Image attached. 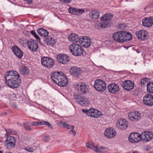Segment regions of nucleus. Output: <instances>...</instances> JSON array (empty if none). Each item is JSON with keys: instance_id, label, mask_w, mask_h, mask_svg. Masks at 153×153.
<instances>
[{"instance_id": "412c9836", "label": "nucleus", "mask_w": 153, "mask_h": 153, "mask_svg": "<svg viewBox=\"0 0 153 153\" xmlns=\"http://www.w3.org/2000/svg\"><path fill=\"white\" fill-rule=\"evenodd\" d=\"M28 44V48L31 51L35 52L37 50L39 46L36 41L33 39L30 42H29Z\"/></svg>"}, {"instance_id": "603ef678", "label": "nucleus", "mask_w": 153, "mask_h": 153, "mask_svg": "<svg viewBox=\"0 0 153 153\" xmlns=\"http://www.w3.org/2000/svg\"><path fill=\"white\" fill-rule=\"evenodd\" d=\"M23 33L25 35L28 36L30 33V32L28 31H23Z\"/></svg>"}, {"instance_id": "4c0bfd02", "label": "nucleus", "mask_w": 153, "mask_h": 153, "mask_svg": "<svg viewBox=\"0 0 153 153\" xmlns=\"http://www.w3.org/2000/svg\"><path fill=\"white\" fill-rule=\"evenodd\" d=\"M30 33L39 42L40 41V39L39 36L37 35L35 31L32 30L30 31Z\"/></svg>"}, {"instance_id": "3c124183", "label": "nucleus", "mask_w": 153, "mask_h": 153, "mask_svg": "<svg viewBox=\"0 0 153 153\" xmlns=\"http://www.w3.org/2000/svg\"><path fill=\"white\" fill-rule=\"evenodd\" d=\"M38 122H33L31 123L32 126H37L38 125Z\"/></svg>"}, {"instance_id": "09e8293b", "label": "nucleus", "mask_w": 153, "mask_h": 153, "mask_svg": "<svg viewBox=\"0 0 153 153\" xmlns=\"http://www.w3.org/2000/svg\"><path fill=\"white\" fill-rule=\"evenodd\" d=\"M50 139L49 137L47 134L45 135L44 137L43 140L45 141H48Z\"/></svg>"}, {"instance_id": "9d476101", "label": "nucleus", "mask_w": 153, "mask_h": 153, "mask_svg": "<svg viewBox=\"0 0 153 153\" xmlns=\"http://www.w3.org/2000/svg\"><path fill=\"white\" fill-rule=\"evenodd\" d=\"M16 144V140L14 137L10 136L7 137L5 144L7 149H11L14 148Z\"/></svg>"}, {"instance_id": "dca6fc26", "label": "nucleus", "mask_w": 153, "mask_h": 153, "mask_svg": "<svg viewBox=\"0 0 153 153\" xmlns=\"http://www.w3.org/2000/svg\"><path fill=\"white\" fill-rule=\"evenodd\" d=\"M143 102L148 106L153 105V95L149 94H145L143 97Z\"/></svg>"}, {"instance_id": "6ab92c4d", "label": "nucleus", "mask_w": 153, "mask_h": 153, "mask_svg": "<svg viewBox=\"0 0 153 153\" xmlns=\"http://www.w3.org/2000/svg\"><path fill=\"white\" fill-rule=\"evenodd\" d=\"M11 50L14 55L19 59H21L23 55V52L17 45L13 46Z\"/></svg>"}, {"instance_id": "2f4dec72", "label": "nucleus", "mask_w": 153, "mask_h": 153, "mask_svg": "<svg viewBox=\"0 0 153 153\" xmlns=\"http://www.w3.org/2000/svg\"><path fill=\"white\" fill-rule=\"evenodd\" d=\"M100 13L97 10H92L90 12L89 15L92 18L96 19L100 17Z\"/></svg>"}, {"instance_id": "c756f323", "label": "nucleus", "mask_w": 153, "mask_h": 153, "mask_svg": "<svg viewBox=\"0 0 153 153\" xmlns=\"http://www.w3.org/2000/svg\"><path fill=\"white\" fill-rule=\"evenodd\" d=\"M37 32L40 36L43 37H47L49 35L48 32L42 28H39L37 31Z\"/></svg>"}, {"instance_id": "6e6d98bb", "label": "nucleus", "mask_w": 153, "mask_h": 153, "mask_svg": "<svg viewBox=\"0 0 153 153\" xmlns=\"http://www.w3.org/2000/svg\"><path fill=\"white\" fill-rule=\"evenodd\" d=\"M38 125H45L44 121V122H38Z\"/></svg>"}, {"instance_id": "ea45409f", "label": "nucleus", "mask_w": 153, "mask_h": 153, "mask_svg": "<svg viewBox=\"0 0 153 153\" xmlns=\"http://www.w3.org/2000/svg\"><path fill=\"white\" fill-rule=\"evenodd\" d=\"M33 39H30L29 40H27L26 38H22L21 39V40L22 42V43L23 44H27V46H28L29 42H30L31 40H33Z\"/></svg>"}, {"instance_id": "72a5a7b5", "label": "nucleus", "mask_w": 153, "mask_h": 153, "mask_svg": "<svg viewBox=\"0 0 153 153\" xmlns=\"http://www.w3.org/2000/svg\"><path fill=\"white\" fill-rule=\"evenodd\" d=\"M87 87L85 83H82L80 85V90L82 94H84L87 92Z\"/></svg>"}, {"instance_id": "f704fd0d", "label": "nucleus", "mask_w": 153, "mask_h": 153, "mask_svg": "<svg viewBox=\"0 0 153 153\" xmlns=\"http://www.w3.org/2000/svg\"><path fill=\"white\" fill-rule=\"evenodd\" d=\"M80 39L79 41V43L80 44H82L85 42L91 40L89 37L87 36H81L80 37Z\"/></svg>"}, {"instance_id": "5701e85b", "label": "nucleus", "mask_w": 153, "mask_h": 153, "mask_svg": "<svg viewBox=\"0 0 153 153\" xmlns=\"http://www.w3.org/2000/svg\"><path fill=\"white\" fill-rule=\"evenodd\" d=\"M63 74V73L62 72L54 71L51 74V78L53 82L55 83L57 79H59L60 77H62V76Z\"/></svg>"}, {"instance_id": "b1692460", "label": "nucleus", "mask_w": 153, "mask_h": 153, "mask_svg": "<svg viewBox=\"0 0 153 153\" xmlns=\"http://www.w3.org/2000/svg\"><path fill=\"white\" fill-rule=\"evenodd\" d=\"M14 77H20V75L16 71H9L6 73L4 78L6 81Z\"/></svg>"}, {"instance_id": "13d9d810", "label": "nucleus", "mask_w": 153, "mask_h": 153, "mask_svg": "<svg viewBox=\"0 0 153 153\" xmlns=\"http://www.w3.org/2000/svg\"><path fill=\"white\" fill-rule=\"evenodd\" d=\"M68 126H67L66 128L68 129H70L71 128H72V127L73 125L70 126L68 124L67 125Z\"/></svg>"}, {"instance_id": "c85d7f7f", "label": "nucleus", "mask_w": 153, "mask_h": 153, "mask_svg": "<svg viewBox=\"0 0 153 153\" xmlns=\"http://www.w3.org/2000/svg\"><path fill=\"white\" fill-rule=\"evenodd\" d=\"M45 42H47L46 44L50 46H54L56 45V41L55 38H52L51 36H49L48 38H45Z\"/></svg>"}, {"instance_id": "39448f33", "label": "nucleus", "mask_w": 153, "mask_h": 153, "mask_svg": "<svg viewBox=\"0 0 153 153\" xmlns=\"http://www.w3.org/2000/svg\"><path fill=\"white\" fill-rule=\"evenodd\" d=\"M82 111L84 113H86L88 116L94 118L99 117L100 116L103 115V114L98 110L91 108L89 110L87 109H82Z\"/></svg>"}, {"instance_id": "864d4df0", "label": "nucleus", "mask_w": 153, "mask_h": 153, "mask_svg": "<svg viewBox=\"0 0 153 153\" xmlns=\"http://www.w3.org/2000/svg\"><path fill=\"white\" fill-rule=\"evenodd\" d=\"M86 145L88 148H89L90 149H91V147L90 146V144L89 143L87 142L86 144Z\"/></svg>"}, {"instance_id": "79ce46f5", "label": "nucleus", "mask_w": 153, "mask_h": 153, "mask_svg": "<svg viewBox=\"0 0 153 153\" xmlns=\"http://www.w3.org/2000/svg\"><path fill=\"white\" fill-rule=\"evenodd\" d=\"M125 27H126V26L125 24H119L118 26H117V27L118 29H123Z\"/></svg>"}, {"instance_id": "7ed1b4c3", "label": "nucleus", "mask_w": 153, "mask_h": 153, "mask_svg": "<svg viewBox=\"0 0 153 153\" xmlns=\"http://www.w3.org/2000/svg\"><path fill=\"white\" fill-rule=\"evenodd\" d=\"M113 17V15L111 13L105 14L103 16L100 18L101 21V23L98 24V26L102 28H105L107 27L110 22H111L112 18Z\"/></svg>"}, {"instance_id": "69168bd1", "label": "nucleus", "mask_w": 153, "mask_h": 153, "mask_svg": "<svg viewBox=\"0 0 153 153\" xmlns=\"http://www.w3.org/2000/svg\"><path fill=\"white\" fill-rule=\"evenodd\" d=\"M4 153H12L10 152H4Z\"/></svg>"}, {"instance_id": "e433bc0d", "label": "nucleus", "mask_w": 153, "mask_h": 153, "mask_svg": "<svg viewBox=\"0 0 153 153\" xmlns=\"http://www.w3.org/2000/svg\"><path fill=\"white\" fill-rule=\"evenodd\" d=\"M149 82V79L147 78H144L142 79L140 82V85L141 86L144 87L146 83H148Z\"/></svg>"}, {"instance_id": "49530a36", "label": "nucleus", "mask_w": 153, "mask_h": 153, "mask_svg": "<svg viewBox=\"0 0 153 153\" xmlns=\"http://www.w3.org/2000/svg\"><path fill=\"white\" fill-rule=\"evenodd\" d=\"M74 126H72V128H71V130H70V133H71V132L72 133V134H74V135H75V134H76V131L74 130Z\"/></svg>"}, {"instance_id": "4be33fe9", "label": "nucleus", "mask_w": 153, "mask_h": 153, "mask_svg": "<svg viewBox=\"0 0 153 153\" xmlns=\"http://www.w3.org/2000/svg\"><path fill=\"white\" fill-rule=\"evenodd\" d=\"M142 25L146 27H150L153 25V19L151 17L145 18L142 21Z\"/></svg>"}, {"instance_id": "aec40b11", "label": "nucleus", "mask_w": 153, "mask_h": 153, "mask_svg": "<svg viewBox=\"0 0 153 153\" xmlns=\"http://www.w3.org/2000/svg\"><path fill=\"white\" fill-rule=\"evenodd\" d=\"M141 134V140L143 141H149L153 137L152 132L150 131H146L143 132Z\"/></svg>"}, {"instance_id": "4d7b16f0", "label": "nucleus", "mask_w": 153, "mask_h": 153, "mask_svg": "<svg viewBox=\"0 0 153 153\" xmlns=\"http://www.w3.org/2000/svg\"><path fill=\"white\" fill-rule=\"evenodd\" d=\"M25 1H27V2L28 4H31L32 2V0H25Z\"/></svg>"}, {"instance_id": "a211bd4d", "label": "nucleus", "mask_w": 153, "mask_h": 153, "mask_svg": "<svg viewBox=\"0 0 153 153\" xmlns=\"http://www.w3.org/2000/svg\"><path fill=\"white\" fill-rule=\"evenodd\" d=\"M117 134V132L114 128L110 127L106 128L104 133L105 135L108 138L114 137Z\"/></svg>"}, {"instance_id": "052dcab7", "label": "nucleus", "mask_w": 153, "mask_h": 153, "mask_svg": "<svg viewBox=\"0 0 153 153\" xmlns=\"http://www.w3.org/2000/svg\"><path fill=\"white\" fill-rule=\"evenodd\" d=\"M2 114L3 116H6L7 115V113L6 112H4L2 113Z\"/></svg>"}, {"instance_id": "a878e982", "label": "nucleus", "mask_w": 153, "mask_h": 153, "mask_svg": "<svg viewBox=\"0 0 153 153\" xmlns=\"http://www.w3.org/2000/svg\"><path fill=\"white\" fill-rule=\"evenodd\" d=\"M74 98L76 101L79 104L83 105L85 103V102L88 101L87 99L84 97H81L79 95H74Z\"/></svg>"}, {"instance_id": "bb28decb", "label": "nucleus", "mask_w": 153, "mask_h": 153, "mask_svg": "<svg viewBox=\"0 0 153 153\" xmlns=\"http://www.w3.org/2000/svg\"><path fill=\"white\" fill-rule=\"evenodd\" d=\"M68 39L70 41L74 43L79 42L80 39L78 35L74 33H71L68 35Z\"/></svg>"}, {"instance_id": "0eeeda50", "label": "nucleus", "mask_w": 153, "mask_h": 153, "mask_svg": "<svg viewBox=\"0 0 153 153\" xmlns=\"http://www.w3.org/2000/svg\"><path fill=\"white\" fill-rule=\"evenodd\" d=\"M41 62L43 65L49 68H52L55 64V62L52 58L47 56L42 58Z\"/></svg>"}, {"instance_id": "473e14b6", "label": "nucleus", "mask_w": 153, "mask_h": 153, "mask_svg": "<svg viewBox=\"0 0 153 153\" xmlns=\"http://www.w3.org/2000/svg\"><path fill=\"white\" fill-rule=\"evenodd\" d=\"M146 86L147 92L150 94H153V82H149Z\"/></svg>"}, {"instance_id": "680f3d73", "label": "nucleus", "mask_w": 153, "mask_h": 153, "mask_svg": "<svg viewBox=\"0 0 153 153\" xmlns=\"http://www.w3.org/2000/svg\"><path fill=\"white\" fill-rule=\"evenodd\" d=\"M17 124H18V125H19L20 126H22V125L21 123H17Z\"/></svg>"}, {"instance_id": "774afa93", "label": "nucleus", "mask_w": 153, "mask_h": 153, "mask_svg": "<svg viewBox=\"0 0 153 153\" xmlns=\"http://www.w3.org/2000/svg\"><path fill=\"white\" fill-rule=\"evenodd\" d=\"M136 64H137V63H135L134 64L135 65H136Z\"/></svg>"}, {"instance_id": "f8f14e48", "label": "nucleus", "mask_w": 153, "mask_h": 153, "mask_svg": "<svg viewBox=\"0 0 153 153\" xmlns=\"http://www.w3.org/2000/svg\"><path fill=\"white\" fill-rule=\"evenodd\" d=\"M141 114L138 111H135L131 112H129L128 114L129 119L133 122L138 121L140 119Z\"/></svg>"}, {"instance_id": "2eb2a0df", "label": "nucleus", "mask_w": 153, "mask_h": 153, "mask_svg": "<svg viewBox=\"0 0 153 153\" xmlns=\"http://www.w3.org/2000/svg\"><path fill=\"white\" fill-rule=\"evenodd\" d=\"M62 77H60L59 78V79H57L55 83L61 87H65L68 84V80L66 75L64 73L62 75Z\"/></svg>"}, {"instance_id": "393cba45", "label": "nucleus", "mask_w": 153, "mask_h": 153, "mask_svg": "<svg viewBox=\"0 0 153 153\" xmlns=\"http://www.w3.org/2000/svg\"><path fill=\"white\" fill-rule=\"evenodd\" d=\"M68 11L69 13L72 14L77 15H81L85 11L84 9H76L72 7H70Z\"/></svg>"}, {"instance_id": "4468645a", "label": "nucleus", "mask_w": 153, "mask_h": 153, "mask_svg": "<svg viewBox=\"0 0 153 153\" xmlns=\"http://www.w3.org/2000/svg\"><path fill=\"white\" fill-rule=\"evenodd\" d=\"M121 85L123 89L127 91H129L133 88L134 83L132 81L127 80L123 81Z\"/></svg>"}, {"instance_id": "338daca9", "label": "nucleus", "mask_w": 153, "mask_h": 153, "mask_svg": "<svg viewBox=\"0 0 153 153\" xmlns=\"http://www.w3.org/2000/svg\"><path fill=\"white\" fill-rule=\"evenodd\" d=\"M0 153H3V151L1 150H0Z\"/></svg>"}, {"instance_id": "58836bf2", "label": "nucleus", "mask_w": 153, "mask_h": 153, "mask_svg": "<svg viewBox=\"0 0 153 153\" xmlns=\"http://www.w3.org/2000/svg\"><path fill=\"white\" fill-rule=\"evenodd\" d=\"M91 40L85 42L81 44L82 46H83L84 48H88L91 46Z\"/></svg>"}, {"instance_id": "7c9ffc66", "label": "nucleus", "mask_w": 153, "mask_h": 153, "mask_svg": "<svg viewBox=\"0 0 153 153\" xmlns=\"http://www.w3.org/2000/svg\"><path fill=\"white\" fill-rule=\"evenodd\" d=\"M20 72L23 75H27L29 74L30 70L27 66L23 65L20 68Z\"/></svg>"}, {"instance_id": "1a4fd4ad", "label": "nucleus", "mask_w": 153, "mask_h": 153, "mask_svg": "<svg viewBox=\"0 0 153 153\" xmlns=\"http://www.w3.org/2000/svg\"><path fill=\"white\" fill-rule=\"evenodd\" d=\"M70 59V57L66 54L61 53L57 56V61L59 63L63 64H67L69 62Z\"/></svg>"}, {"instance_id": "e2e57ef3", "label": "nucleus", "mask_w": 153, "mask_h": 153, "mask_svg": "<svg viewBox=\"0 0 153 153\" xmlns=\"http://www.w3.org/2000/svg\"><path fill=\"white\" fill-rule=\"evenodd\" d=\"M136 51L138 53H139L140 52V51L139 50H136Z\"/></svg>"}, {"instance_id": "cd10ccee", "label": "nucleus", "mask_w": 153, "mask_h": 153, "mask_svg": "<svg viewBox=\"0 0 153 153\" xmlns=\"http://www.w3.org/2000/svg\"><path fill=\"white\" fill-rule=\"evenodd\" d=\"M145 32L146 31L144 30H140L137 31L136 33V35L138 39H140L141 40H144L146 39V34Z\"/></svg>"}, {"instance_id": "8fccbe9b", "label": "nucleus", "mask_w": 153, "mask_h": 153, "mask_svg": "<svg viewBox=\"0 0 153 153\" xmlns=\"http://www.w3.org/2000/svg\"><path fill=\"white\" fill-rule=\"evenodd\" d=\"M101 149L100 148L99 149L97 147V150H95V151L99 153H103V150H101Z\"/></svg>"}, {"instance_id": "a19ab883", "label": "nucleus", "mask_w": 153, "mask_h": 153, "mask_svg": "<svg viewBox=\"0 0 153 153\" xmlns=\"http://www.w3.org/2000/svg\"><path fill=\"white\" fill-rule=\"evenodd\" d=\"M7 132L10 134L16 135L17 134V132L16 131L14 130L13 129L9 128Z\"/></svg>"}, {"instance_id": "0e129e2a", "label": "nucleus", "mask_w": 153, "mask_h": 153, "mask_svg": "<svg viewBox=\"0 0 153 153\" xmlns=\"http://www.w3.org/2000/svg\"><path fill=\"white\" fill-rule=\"evenodd\" d=\"M138 152L137 151H134L133 152V153H138Z\"/></svg>"}, {"instance_id": "f03ea898", "label": "nucleus", "mask_w": 153, "mask_h": 153, "mask_svg": "<svg viewBox=\"0 0 153 153\" xmlns=\"http://www.w3.org/2000/svg\"><path fill=\"white\" fill-rule=\"evenodd\" d=\"M69 49L71 53L73 55L80 56L82 55L87 56L89 53L84 51L80 45L74 43L70 47Z\"/></svg>"}, {"instance_id": "bf43d9fd", "label": "nucleus", "mask_w": 153, "mask_h": 153, "mask_svg": "<svg viewBox=\"0 0 153 153\" xmlns=\"http://www.w3.org/2000/svg\"><path fill=\"white\" fill-rule=\"evenodd\" d=\"M68 123H64L63 124V125L64 127H66L67 126H68Z\"/></svg>"}, {"instance_id": "ddd939ff", "label": "nucleus", "mask_w": 153, "mask_h": 153, "mask_svg": "<svg viewBox=\"0 0 153 153\" xmlns=\"http://www.w3.org/2000/svg\"><path fill=\"white\" fill-rule=\"evenodd\" d=\"M116 126L121 130H125L128 127V122L125 119H119L117 120Z\"/></svg>"}, {"instance_id": "20e7f679", "label": "nucleus", "mask_w": 153, "mask_h": 153, "mask_svg": "<svg viewBox=\"0 0 153 153\" xmlns=\"http://www.w3.org/2000/svg\"><path fill=\"white\" fill-rule=\"evenodd\" d=\"M14 77L5 81V83L12 88H18L21 84V80L20 77Z\"/></svg>"}, {"instance_id": "37998d69", "label": "nucleus", "mask_w": 153, "mask_h": 153, "mask_svg": "<svg viewBox=\"0 0 153 153\" xmlns=\"http://www.w3.org/2000/svg\"><path fill=\"white\" fill-rule=\"evenodd\" d=\"M100 149H101V150L103 151V153H105L108 152L109 151V149L106 147L101 146L100 147Z\"/></svg>"}, {"instance_id": "c03bdc74", "label": "nucleus", "mask_w": 153, "mask_h": 153, "mask_svg": "<svg viewBox=\"0 0 153 153\" xmlns=\"http://www.w3.org/2000/svg\"><path fill=\"white\" fill-rule=\"evenodd\" d=\"M44 123L45 125L47 126L51 129H53V127L51 124L46 121H44Z\"/></svg>"}, {"instance_id": "de8ad7c7", "label": "nucleus", "mask_w": 153, "mask_h": 153, "mask_svg": "<svg viewBox=\"0 0 153 153\" xmlns=\"http://www.w3.org/2000/svg\"><path fill=\"white\" fill-rule=\"evenodd\" d=\"M25 149L28 152H32L34 151V149L33 147H28L25 148Z\"/></svg>"}, {"instance_id": "9b49d317", "label": "nucleus", "mask_w": 153, "mask_h": 153, "mask_svg": "<svg viewBox=\"0 0 153 153\" xmlns=\"http://www.w3.org/2000/svg\"><path fill=\"white\" fill-rule=\"evenodd\" d=\"M109 92L112 94H116L120 90L119 85L115 83L109 84L107 87Z\"/></svg>"}, {"instance_id": "a18cd8bd", "label": "nucleus", "mask_w": 153, "mask_h": 153, "mask_svg": "<svg viewBox=\"0 0 153 153\" xmlns=\"http://www.w3.org/2000/svg\"><path fill=\"white\" fill-rule=\"evenodd\" d=\"M62 2H64L66 4H69L72 1L71 0H59Z\"/></svg>"}, {"instance_id": "5fc2aeb1", "label": "nucleus", "mask_w": 153, "mask_h": 153, "mask_svg": "<svg viewBox=\"0 0 153 153\" xmlns=\"http://www.w3.org/2000/svg\"><path fill=\"white\" fill-rule=\"evenodd\" d=\"M91 146L92 147H91V149H92L94 150V151H95V150H97V146H94L93 145H92Z\"/></svg>"}, {"instance_id": "f257e3e1", "label": "nucleus", "mask_w": 153, "mask_h": 153, "mask_svg": "<svg viewBox=\"0 0 153 153\" xmlns=\"http://www.w3.org/2000/svg\"><path fill=\"white\" fill-rule=\"evenodd\" d=\"M114 39L119 42H124L132 40V37L131 33L126 31L116 32L113 35Z\"/></svg>"}, {"instance_id": "6e6552de", "label": "nucleus", "mask_w": 153, "mask_h": 153, "mask_svg": "<svg viewBox=\"0 0 153 153\" xmlns=\"http://www.w3.org/2000/svg\"><path fill=\"white\" fill-rule=\"evenodd\" d=\"M128 138L130 142L135 143L141 140V134L137 132L131 133L128 136Z\"/></svg>"}, {"instance_id": "423d86ee", "label": "nucleus", "mask_w": 153, "mask_h": 153, "mask_svg": "<svg viewBox=\"0 0 153 153\" xmlns=\"http://www.w3.org/2000/svg\"><path fill=\"white\" fill-rule=\"evenodd\" d=\"M94 87L97 91L102 92L106 88V84L102 80L97 79L94 81Z\"/></svg>"}, {"instance_id": "c9c22d12", "label": "nucleus", "mask_w": 153, "mask_h": 153, "mask_svg": "<svg viewBox=\"0 0 153 153\" xmlns=\"http://www.w3.org/2000/svg\"><path fill=\"white\" fill-rule=\"evenodd\" d=\"M23 126L25 129L27 131H31L32 129L30 127L32 126L31 124L28 122H25L23 123Z\"/></svg>"}, {"instance_id": "f3484780", "label": "nucleus", "mask_w": 153, "mask_h": 153, "mask_svg": "<svg viewBox=\"0 0 153 153\" xmlns=\"http://www.w3.org/2000/svg\"><path fill=\"white\" fill-rule=\"evenodd\" d=\"M81 68L75 66H72L70 69L71 75L74 77H79L81 75Z\"/></svg>"}]
</instances>
